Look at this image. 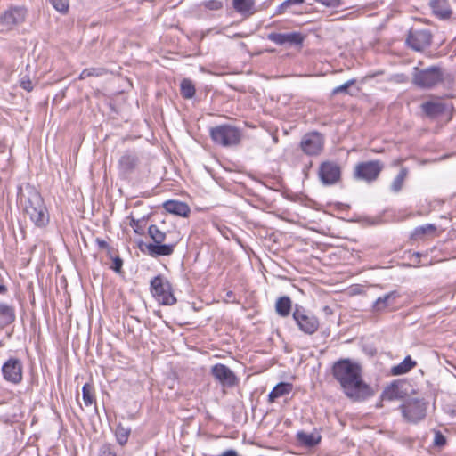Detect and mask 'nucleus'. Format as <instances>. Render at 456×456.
Masks as SVG:
<instances>
[{"instance_id":"15","label":"nucleus","mask_w":456,"mask_h":456,"mask_svg":"<svg viewBox=\"0 0 456 456\" xmlns=\"http://www.w3.org/2000/svg\"><path fill=\"white\" fill-rule=\"evenodd\" d=\"M211 374L224 387H234L238 379L234 372L226 365L222 363L215 364L211 368Z\"/></svg>"},{"instance_id":"40","label":"nucleus","mask_w":456,"mask_h":456,"mask_svg":"<svg viewBox=\"0 0 456 456\" xmlns=\"http://www.w3.org/2000/svg\"><path fill=\"white\" fill-rule=\"evenodd\" d=\"M202 5L211 11H217L222 9L223 4L218 0H208L202 3Z\"/></svg>"},{"instance_id":"41","label":"nucleus","mask_w":456,"mask_h":456,"mask_svg":"<svg viewBox=\"0 0 456 456\" xmlns=\"http://www.w3.org/2000/svg\"><path fill=\"white\" fill-rule=\"evenodd\" d=\"M433 444L437 447H443L446 444V438L440 431H435Z\"/></svg>"},{"instance_id":"10","label":"nucleus","mask_w":456,"mask_h":456,"mask_svg":"<svg viewBox=\"0 0 456 456\" xmlns=\"http://www.w3.org/2000/svg\"><path fill=\"white\" fill-rule=\"evenodd\" d=\"M26 10L22 7H12L0 16V32L9 31L15 25L25 20Z\"/></svg>"},{"instance_id":"47","label":"nucleus","mask_w":456,"mask_h":456,"mask_svg":"<svg viewBox=\"0 0 456 456\" xmlns=\"http://www.w3.org/2000/svg\"><path fill=\"white\" fill-rule=\"evenodd\" d=\"M219 456H240L238 454V452L234 450H227L225 452H224L221 455Z\"/></svg>"},{"instance_id":"37","label":"nucleus","mask_w":456,"mask_h":456,"mask_svg":"<svg viewBox=\"0 0 456 456\" xmlns=\"http://www.w3.org/2000/svg\"><path fill=\"white\" fill-rule=\"evenodd\" d=\"M332 373L334 378L342 386V359H338L333 365Z\"/></svg>"},{"instance_id":"18","label":"nucleus","mask_w":456,"mask_h":456,"mask_svg":"<svg viewBox=\"0 0 456 456\" xmlns=\"http://www.w3.org/2000/svg\"><path fill=\"white\" fill-rule=\"evenodd\" d=\"M139 163L138 157L135 153L126 151L118 161L119 170L125 174L132 173Z\"/></svg>"},{"instance_id":"1","label":"nucleus","mask_w":456,"mask_h":456,"mask_svg":"<svg viewBox=\"0 0 456 456\" xmlns=\"http://www.w3.org/2000/svg\"><path fill=\"white\" fill-rule=\"evenodd\" d=\"M18 197L23 212L38 228L45 227L50 216L44 200L39 191L29 183L19 188Z\"/></svg>"},{"instance_id":"45","label":"nucleus","mask_w":456,"mask_h":456,"mask_svg":"<svg viewBox=\"0 0 456 456\" xmlns=\"http://www.w3.org/2000/svg\"><path fill=\"white\" fill-rule=\"evenodd\" d=\"M317 2L322 4L326 6H333L337 4L338 0H316Z\"/></svg>"},{"instance_id":"11","label":"nucleus","mask_w":456,"mask_h":456,"mask_svg":"<svg viewBox=\"0 0 456 456\" xmlns=\"http://www.w3.org/2000/svg\"><path fill=\"white\" fill-rule=\"evenodd\" d=\"M323 136L318 132H312L305 134L301 140V150L309 156H315L323 149Z\"/></svg>"},{"instance_id":"46","label":"nucleus","mask_w":456,"mask_h":456,"mask_svg":"<svg viewBox=\"0 0 456 456\" xmlns=\"http://www.w3.org/2000/svg\"><path fill=\"white\" fill-rule=\"evenodd\" d=\"M360 288L358 286H351L348 289H347V293L349 295H355L357 293H360Z\"/></svg>"},{"instance_id":"7","label":"nucleus","mask_w":456,"mask_h":456,"mask_svg":"<svg viewBox=\"0 0 456 456\" xmlns=\"http://www.w3.org/2000/svg\"><path fill=\"white\" fill-rule=\"evenodd\" d=\"M428 403L423 399L410 398L399 406L403 419L417 424L425 419Z\"/></svg>"},{"instance_id":"6","label":"nucleus","mask_w":456,"mask_h":456,"mask_svg":"<svg viewBox=\"0 0 456 456\" xmlns=\"http://www.w3.org/2000/svg\"><path fill=\"white\" fill-rule=\"evenodd\" d=\"M150 289L153 297L161 305H173L176 303L172 286L163 275L153 277L150 282Z\"/></svg>"},{"instance_id":"35","label":"nucleus","mask_w":456,"mask_h":456,"mask_svg":"<svg viewBox=\"0 0 456 456\" xmlns=\"http://www.w3.org/2000/svg\"><path fill=\"white\" fill-rule=\"evenodd\" d=\"M398 396V386L395 382L391 383L385 388L382 397L386 400H394Z\"/></svg>"},{"instance_id":"25","label":"nucleus","mask_w":456,"mask_h":456,"mask_svg":"<svg viewBox=\"0 0 456 456\" xmlns=\"http://www.w3.org/2000/svg\"><path fill=\"white\" fill-rule=\"evenodd\" d=\"M292 391L290 383L280 382L268 395V401L273 403L277 398L289 395Z\"/></svg>"},{"instance_id":"9","label":"nucleus","mask_w":456,"mask_h":456,"mask_svg":"<svg viewBox=\"0 0 456 456\" xmlns=\"http://www.w3.org/2000/svg\"><path fill=\"white\" fill-rule=\"evenodd\" d=\"M383 168L384 165L379 160L361 162L355 167V175L358 178L370 183L378 179Z\"/></svg>"},{"instance_id":"8","label":"nucleus","mask_w":456,"mask_h":456,"mask_svg":"<svg viewBox=\"0 0 456 456\" xmlns=\"http://www.w3.org/2000/svg\"><path fill=\"white\" fill-rule=\"evenodd\" d=\"M292 317L298 329L305 334L313 335L318 330L319 321L317 317L304 307L296 305Z\"/></svg>"},{"instance_id":"51","label":"nucleus","mask_w":456,"mask_h":456,"mask_svg":"<svg viewBox=\"0 0 456 456\" xmlns=\"http://www.w3.org/2000/svg\"><path fill=\"white\" fill-rule=\"evenodd\" d=\"M347 17H348V14H344V15H343V18H344V19H346V18H347Z\"/></svg>"},{"instance_id":"28","label":"nucleus","mask_w":456,"mask_h":456,"mask_svg":"<svg viewBox=\"0 0 456 456\" xmlns=\"http://www.w3.org/2000/svg\"><path fill=\"white\" fill-rule=\"evenodd\" d=\"M408 173L407 167H402L398 175L394 178L390 185V190L394 193H398L403 189Z\"/></svg>"},{"instance_id":"21","label":"nucleus","mask_w":456,"mask_h":456,"mask_svg":"<svg viewBox=\"0 0 456 456\" xmlns=\"http://www.w3.org/2000/svg\"><path fill=\"white\" fill-rule=\"evenodd\" d=\"M429 5L433 13L442 20L449 19L452 15L448 0H430Z\"/></svg>"},{"instance_id":"30","label":"nucleus","mask_w":456,"mask_h":456,"mask_svg":"<svg viewBox=\"0 0 456 456\" xmlns=\"http://www.w3.org/2000/svg\"><path fill=\"white\" fill-rule=\"evenodd\" d=\"M436 230V225L432 224H427L424 225L418 226L412 232L411 239H413V240L421 239L424 235L428 234V233H433Z\"/></svg>"},{"instance_id":"22","label":"nucleus","mask_w":456,"mask_h":456,"mask_svg":"<svg viewBox=\"0 0 456 456\" xmlns=\"http://www.w3.org/2000/svg\"><path fill=\"white\" fill-rule=\"evenodd\" d=\"M165 210L179 216H187L191 212L189 206L182 201L167 200L163 203Z\"/></svg>"},{"instance_id":"4","label":"nucleus","mask_w":456,"mask_h":456,"mask_svg":"<svg viewBox=\"0 0 456 456\" xmlns=\"http://www.w3.org/2000/svg\"><path fill=\"white\" fill-rule=\"evenodd\" d=\"M211 140L222 147H232L238 145L241 140V131L240 128L229 125H218L209 129Z\"/></svg>"},{"instance_id":"49","label":"nucleus","mask_w":456,"mask_h":456,"mask_svg":"<svg viewBox=\"0 0 456 456\" xmlns=\"http://www.w3.org/2000/svg\"><path fill=\"white\" fill-rule=\"evenodd\" d=\"M7 292V288L5 285L0 283V295H4Z\"/></svg>"},{"instance_id":"44","label":"nucleus","mask_w":456,"mask_h":456,"mask_svg":"<svg viewBox=\"0 0 456 456\" xmlns=\"http://www.w3.org/2000/svg\"><path fill=\"white\" fill-rule=\"evenodd\" d=\"M95 242H96V244L98 245V247H99L100 248H102V249H105V248H109L108 243H107L104 240H102V239L97 238V239L95 240Z\"/></svg>"},{"instance_id":"3","label":"nucleus","mask_w":456,"mask_h":456,"mask_svg":"<svg viewBox=\"0 0 456 456\" xmlns=\"http://www.w3.org/2000/svg\"><path fill=\"white\" fill-rule=\"evenodd\" d=\"M148 234L152 240L151 243L141 244L140 248L152 257L167 256L174 253L175 241H167V234L162 232L157 225L151 224L148 227Z\"/></svg>"},{"instance_id":"36","label":"nucleus","mask_w":456,"mask_h":456,"mask_svg":"<svg viewBox=\"0 0 456 456\" xmlns=\"http://www.w3.org/2000/svg\"><path fill=\"white\" fill-rule=\"evenodd\" d=\"M53 7L62 13H65L69 10V0H49Z\"/></svg>"},{"instance_id":"33","label":"nucleus","mask_w":456,"mask_h":456,"mask_svg":"<svg viewBox=\"0 0 456 456\" xmlns=\"http://www.w3.org/2000/svg\"><path fill=\"white\" fill-rule=\"evenodd\" d=\"M107 73V69L102 67H92L82 70L79 79L83 80L90 77H101Z\"/></svg>"},{"instance_id":"19","label":"nucleus","mask_w":456,"mask_h":456,"mask_svg":"<svg viewBox=\"0 0 456 456\" xmlns=\"http://www.w3.org/2000/svg\"><path fill=\"white\" fill-rule=\"evenodd\" d=\"M16 319L15 307L12 305L0 301V328L4 329Z\"/></svg>"},{"instance_id":"29","label":"nucleus","mask_w":456,"mask_h":456,"mask_svg":"<svg viewBox=\"0 0 456 456\" xmlns=\"http://www.w3.org/2000/svg\"><path fill=\"white\" fill-rule=\"evenodd\" d=\"M181 95L184 99H191L195 95V86L191 80L184 78L180 85Z\"/></svg>"},{"instance_id":"2","label":"nucleus","mask_w":456,"mask_h":456,"mask_svg":"<svg viewBox=\"0 0 456 456\" xmlns=\"http://www.w3.org/2000/svg\"><path fill=\"white\" fill-rule=\"evenodd\" d=\"M344 394L353 402L365 401L375 394L362 379L360 364L349 359H344Z\"/></svg>"},{"instance_id":"43","label":"nucleus","mask_w":456,"mask_h":456,"mask_svg":"<svg viewBox=\"0 0 456 456\" xmlns=\"http://www.w3.org/2000/svg\"><path fill=\"white\" fill-rule=\"evenodd\" d=\"M122 265H123V260L119 257V256H117L113 259V263H112V266L111 268L116 272V273H120L121 269H122Z\"/></svg>"},{"instance_id":"27","label":"nucleus","mask_w":456,"mask_h":456,"mask_svg":"<svg viewBox=\"0 0 456 456\" xmlns=\"http://www.w3.org/2000/svg\"><path fill=\"white\" fill-rule=\"evenodd\" d=\"M297 438L299 443L308 447H313L318 444L319 442L321 441L320 436L315 435L314 433H306L304 431L298 432L297 434Z\"/></svg>"},{"instance_id":"42","label":"nucleus","mask_w":456,"mask_h":456,"mask_svg":"<svg viewBox=\"0 0 456 456\" xmlns=\"http://www.w3.org/2000/svg\"><path fill=\"white\" fill-rule=\"evenodd\" d=\"M20 87L28 92H31L33 90V85L28 77H23L20 81Z\"/></svg>"},{"instance_id":"14","label":"nucleus","mask_w":456,"mask_h":456,"mask_svg":"<svg viewBox=\"0 0 456 456\" xmlns=\"http://www.w3.org/2000/svg\"><path fill=\"white\" fill-rule=\"evenodd\" d=\"M340 175V167L336 163L326 161L319 167L318 175L324 185L334 184L339 180Z\"/></svg>"},{"instance_id":"16","label":"nucleus","mask_w":456,"mask_h":456,"mask_svg":"<svg viewBox=\"0 0 456 456\" xmlns=\"http://www.w3.org/2000/svg\"><path fill=\"white\" fill-rule=\"evenodd\" d=\"M267 38L273 43L283 45L289 44L292 45H300L303 42V37L298 32H291V33H270L267 36Z\"/></svg>"},{"instance_id":"24","label":"nucleus","mask_w":456,"mask_h":456,"mask_svg":"<svg viewBox=\"0 0 456 456\" xmlns=\"http://www.w3.org/2000/svg\"><path fill=\"white\" fill-rule=\"evenodd\" d=\"M417 365L416 361L412 360L410 355L406 356L402 362L393 366L391 369V374L394 376H399L409 372Z\"/></svg>"},{"instance_id":"26","label":"nucleus","mask_w":456,"mask_h":456,"mask_svg":"<svg viewBox=\"0 0 456 456\" xmlns=\"http://www.w3.org/2000/svg\"><path fill=\"white\" fill-rule=\"evenodd\" d=\"M292 308V301L289 297L283 296L277 299L275 303V311L281 317L289 315Z\"/></svg>"},{"instance_id":"38","label":"nucleus","mask_w":456,"mask_h":456,"mask_svg":"<svg viewBox=\"0 0 456 456\" xmlns=\"http://www.w3.org/2000/svg\"><path fill=\"white\" fill-rule=\"evenodd\" d=\"M97 456H117V453L111 444H106L100 447Z\"/></svg>"},{"instance_id":"23","label":"nucleus","mask_w":456,"mask_h":456,"mask_svg":"<svg viewBox=\"0 0 456 456\" xmlns=\"http://www.w3.org/2000/svg\"><path fill=\"white\" fill-rule=\"evenodd\" d=\"M399 297L397 291H391L383 297H379L374 303L373 307L376 311H383L387 307L393 306L395 300Z\"/></svg>"},{"instance_id":"39","label":"nucleus","mask_w":456,"mask_h":456,"mask_svg":"<svg viewBox=\"0 0 456 456\" xmlns=\"http://www.w3.org/2000/svg\"><path fill=\"white\" fill-rule=\"evenodd\" d=\"M355 80L351 79L344 83V94H349L351 95H356L360 89L358 87H352V86L354 84Z\"/></svg>"},{"instance_id":"5","label":"nucleus","mask_w":456,"mask_h":456,"mask_svg":"<svg viewBox=\"0 0 456 456\" xmlns=\"http://www.w3.org/2000/svg\"><path fill=\"white\" fill-rule=\"evenodd\" d=\"M444 71L440 67L431 66L427 69H414L412 83L419 88L430 89L444 81Z\"/></svg>"},{"instance_id":"17","label":"nucleus","mask_w":456,"mask_h":456,"mask_svg":"<svg viewBox=\"0 0 456 456\" xmlns=\"http://www.w3.org/2000/svg\"><path fill=\"white\" fill-rule=\"evenodd\" d=\"M420 108L427 117L436 118L446 111L447 105L440 101H427L420 105Z\"/></svg>"},{"instance_id":"32","label":"nucleus","mask_w":456,"mask_h":456,"mask_svg":"<svg viewBox=\"0 0 456 456\" xmlns=\"http://www.w3.org/2000/svg\"><path fill=\"white\" fill-rule=\"evenodd\" d=\"M131 433V428L118 424L116 428L115 435L117 441L120 445H125L127 443L128 437Z\"/></svg>"},{"instance_id":"34","label":"nucleus","mask_w":456,"mask_h":456,"mask_svg":"<svg viewBox=\"0 0 456 456\" xmlns=\"http://www.w3.org/2000/svg\"><path fill=\"white\" fill-rule=\"evenodd\" d=\"M303 3L304 0H286L278 6L276 14H283L290 10L294 5L301 4Z\"/></svg>"},{"instance_id":"13","label":"nucleus","mask_w":456,"mask_h":456,"mask_svg":"<svg viewBox=\"0 0 456 456\" xmlns=\"http://www.w3.org/2000/svg\"><path fill=\"white\" fill-rule=\"evenodd\" d=\"M432 42V35L427 29H411L406 38L409 47L415 51H422L428 47Z\"/></svg>"},{"instance_id":"50","label":"nucleus","mask_w":456,"mask_h":456,"mask_svg":"<svg viewBox=\"0 0 456 456\" xmlns=\"http://www.w3.org/2000/svg\"><path fill=\"white\" fill-rule=\"evenodd\" d=\"M347 252H348V250H346V248H344V256H343V258H344V259H346V253H347ZM347 259H349V258L347 257Z\"/></svg>"},{"instance_id":"31","label":"nucleus","mask_w":456,"mask_h":456,"mask_svg":"<svg viewBox=\"0 0 456 456\" xmlns=\"http://www.w3.org/2000/svg\"><path fill=\"white\" fill-rule=\"evenodd\" d=\"M83 401L86 406H90L95 403L94 386L86 383L82 387Z\"/></svg>"},{"instance_id":"52","label":"nucleus","mask_w":456,"mask_h":456,"mask_svg":"<svg viewBox=\"0 0 456 456\" xmlns=\"http://www.w3.org/2000/svg\"><path fill=\"white\" fill-rule=\"evenodd\" d=\"M1 346H3V343H2V341H0V347H1Z\"/></svg>"},{"instance_id":"20","label":"nucleus","mask_w":456,"mask_h":456,"mask_svg":"<svg viewBox=\"0 0 456 456\" xmlns=\"http://www.w3.org/2000/svg\"><path fill=\"white\" fill-rule=\"evenodd\" d=\"M232 7L244 18H248L256 12L255 0H232Z\"/></svg>"},{"instance_id":"12","label":"nucleus","mask_w":456,"mask_h":456,"mask_svg":"<svg viewBox=\"0 0 456 456\" xmlns=\"http://www.w3.org/2000/svg\"><path fill=\"white\" fill-rule=\"evenodd\" d=\"M23 365L17 358L8 359L2 366L4 379L12 384H19L22 380Z\"/></svg>"},{"instance_id":"48","label":"nucleus","mask_w":456,"mask_h":456,"mask_svg":"<svg viewBox=\"0 0 456 456\" xmlns=\"http://www.w3.org/2000/svg\"><path fill=\"white\" fill-rule=\"evenodd\" d=\"M342 92V85L335 87L332 91V94H338Z\"/></svg>"}]
</instances>
